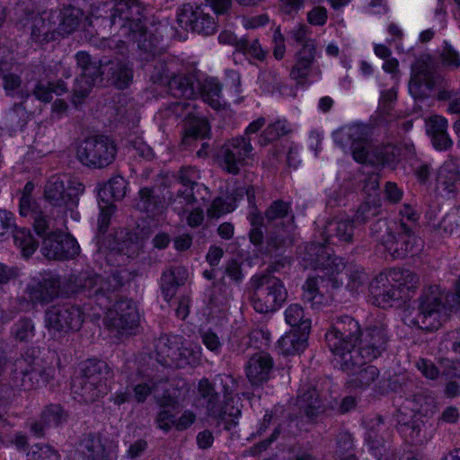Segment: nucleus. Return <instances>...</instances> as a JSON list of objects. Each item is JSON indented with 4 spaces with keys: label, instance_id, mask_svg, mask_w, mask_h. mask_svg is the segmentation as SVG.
Returning a JSON list of instances; mask_svg holds the SVG:
<instances>
[{
    "label": "nucleus",
    "instance_id": "obj_1",
    "mask_svg": "<svg viewBox=\"0 0 460 460\" xmlns=\"http://www.w3.org/2000/svg\"><path fill=\"white\" fill-rule=\"evenodd\" d=\"M143 11L138 0H116L111 9V24L119 28V37L124 40L112 41L117 43L120 53H123L127 43H136L141 52L140 58L153 62L151 66L145 65L146 70L151 72V80L164 84L173 75L176 63L172 58L155 56L159 38L143 24Z\"/></svg>",
    "mask_w": 460,
    "mask_h": 460
},
{
    "label": "nucleus",
    "instance_id": "obj_2",
    "mask_svg": "<svg viewBox=\"0 0 460 460\" xmlns=\"http://www.w3.org/2000/svg\"><path fill=\"white\" fill-rule=\"evenodd\" d=\"M418 314L405 316L407 325L431 332L439 329L460 306V289L447 292L438 285L424 287L418 298Z\"/></svg>",
    "mask_w": 460,
    "mask_h": 460
},
{
    "label": "nucleus",
    "instance_id": "obj_3",
    "mask_svg": "<svg viewBox=\"0 0 460 460\" xmlns=\"http://www.w3.org/2000/svg\"><path fill=\"white\" fill-rule=\"evenodd\" d=\"M334 141L341 147L350 145L353 159L360 164H390L400 155V149L394 145H374L368 142L364 128L359 126L337 131Z\"/></svg>",
    "mask_w": 460,
    "mask_h": 460
},
{
    "label": "nucleus",
    "instance_id": "obj_4",
    "mask_svg": "<svg viewBox=\"0 0 460 460\" xmlns=\"http://www.w3.org/2000/svg\"><path fill=\"white\" fill-rule=\"evenodd\" d=\"M401 219L395 225V228L388 230L384 221L378 220L371 226V232L375 234L383 227L386 229V234L380 239L382 244L394 259L404 258L408 253L416 252L414 249L420 241L415 235L420 214L410 205H403L400 210Z\"/></svg>",
    "mask_w": 460,
    "mask_h": 460
},
{
    "label": "nucleus",
    "instance_id": "obj_5",
    "mask_svg": "<svg viewBox=\"0 0 460 460\" xmlns=\"http://www.w3.org/2000/svg\"><path fill=\"white\" fill-rule=\"evenodd\" d=\"M111 376L109 365L95 358L84 361L79 375L72 380L74 398L85 403L93 402L108 394L107 380Z\"/></svg>",
    "mask_w": 460,
    "mask_h": 460
},
{
    "label": "nucleus",
    "instance_id": "obj_6",
    "mask_svg": "<svg viewBox=\"0 0 460 460\" xmlns=\"http://www.w3.org/2000/svg\"><path fill=\"white\" fill-rule=\"evenodd\" d=\"M358 321L349 315L337 317L325 333V341L336 367L343 370L350 365L354 341L361 332Z\"/></svg>",
    "mask_w": 460,
    "mask_h": 460
},
{
    "label": "nucleus",
    "instance_id": "obj_7",
    "mask_svg": "<svg viewBox=\"0 0 460 460\" xmlns=\"http://www.w3.org/2000/svg\"><path fill=\"white\" fill-rule=\"evenodd\" d=\"M390 337L387 324L382 321H376L362 329L358 337V346L353 348L351 360L348 368L342 371H352L356 367L367 364L383 355L387 349Z\"/></svg>",
    "mask_w": 460,
    "mask_h": 460
},
{
    "label": "nucleus",
    "instance_id": "obj_8",
    "mask_svg": "<svg viewBox=\"0 0 460 460\" xmlns=\"http://www.w3.org/2000/svg\"><path fill=\"white\" fill-rule=\"evenodd\" d=\"M251 303L253 309L261 314L279 309L288 298V290L279 278L270 274L253 276Z\"/></svg>",
    "mask_w": 460,
    "mask_h": 460
},
{
    "label": "nucleus",
    "instance_id": "obj_9",
    "mask_svg": "<svg viewBox=\"0 0 460 460\" xmlns=\"http://www.w3.org/2000/svg\"><path fill=\"white\" fill-rule=\"evenodd\" d=\"M54 376V367L45 366L39 358L27 356L15 361L11 383L14 389L31 391L45 386Z\"/></svg>",
    "mask_w": 460,
    "mask_h": 460
},
{
    "label": "nucleus",
    "instance_id": "obj_10",
    "mask_svg": "<svg viewBox=\"0 0 460 460\" xmlns=\"http://www.w3.org/2000/svg\"><path fill=\"white\" fill-rule=\"evenodd\" d=\"M84 185L77 178L59 174L51 176L44 186V199L53 207L72 209L78 205Z\"/></svg>",
    "mask_w": 460,
    "mask_h": 460
},
{
    "label": "nucleus",
    "instance_id": "obj_11",
    "mask_svg": "<svg viewBox=\"0 0 460 460\" xmlns=\"http://www.w3.org/2000/svg\"><path fill=\"white\" fill-rule=\"evenodd\" d=\"M117 155L115 143L106 136L96 135L84 139L77 147L78 160L85 166L104 168L111 164Z\"/></svg>",
    "mask_w": 460,
    "mask_h": 460
},
{
    "label": "nucleus",
    "instance_id": "obj_12",
    "mask_svg": "<svg viewBox=\"0 0 460 460\" xmlns=\"http://www.w3.org/2000/svg\"><path fill=\"white\" fill-rule=\"evenodd\" d=\"M178 178L186 189L178 190L176 197L171 199V205L172 209L181 216L188 212V207L194 205L199 199L206 201L209 197V191L204 184L196 181L199 174L194 167H182Z\"/></svg>",
    "mask_w": 460,
    "mask_h": 460
},
{
    "label": "nucleus",
    "instance_id": "obj_13",
    "mask_svg": "<svg viewBox=\"0 0 460 460\" xmlns=\"http://www.w3.org/2000/svg\"><path fill=\"white\" fill-rule=\"evenodd\" d=\"M265 218L269 225L279 228L271 232L267 237V244L272 249H279L294 231V216L291 205L282 199L273 201L265 211Z\"/></svg>",
    "mask_w": 460,
    "mask_h": 460
},
{
    "label": "nucleus",
    "instance_id": "obj_14",
    "mask_svg": "<svg viewBox=\"0 0 460 460\" xmlns=\"http://www.w3.org/2000/svg\"><path fill=\"white\" fill-rule=\"evenodd\" d=\"M253 147L251 138L237 137L229 139L220 148L217 158L221 168L226 172L236 175L248 164L252 156Z\"/></svg>",
    "mask_w": 460,
    "mask_h": 460
},
{
    "label": "nucleus",
    "instance_id": "obj_15",
    "mask_svg": "<svg viewBox=\"0 0 460 460\" xmlns=\"http://www.w3.org/2000/svg\"><path fill=\"white\" fill-rule=\"evenodd\" d=\"M83 308L75 304L54 305L45 313V324L49 330L57 332H77L84 322Z\"/></svg>",
    "mask_w": 460,
    "mask_h": 460
},
{
    "label": "nucleus",
    "instance_id": "obj_16",
    "mask_svg": "<svg viewBox=\"0 0 460 460\" xmlns=\"http://www.w3.org/2000/svg\"><path fill=\"white\" fill-rule=\"evenodd\" d=\"M75 284L77 291L85 292L88 296H95L100 305H104L105 301L111 299L108 294L120 288L123 279L118 271L107 279L97 274L84 272L75 277Z\"/></svg>",
    "mask_w": 460,
    "mask_h": 460
},
{
    "label": "nucleus",
    "instance_id": "obj_17",
    "mask_svg": "<svg viewBox=\"0 0 460 460\" xmlns=\"http://www.w3.org/2000/svg\"><path fill=\"white\" fill-rule=\"evenodd\" d=\"M139 315L135 304L128 299L117 301L106 314V324L109 329L121 335H129L137 328Z\"/></svg>",
    "mask_w": 460,
    "mask_h": 460
},
{
    "label": "nucleus",
    "instance_id": "obj_18",
    "mask_svg": "<svg viewBox=\"0 0 460 460\" xmlns=\"http://www.w3.org/2000/svg\"><path fill=\"white\" fill-rule=\"evenodd\" d=\"M198 401L206 409L207 415L213 419L225 420L226 417H237L239 409L232 408L229 411L219 400V392L217 391L215 382L207 377L201 378L197 386Z\"/></svg>",
    "mask_w": 460,
    "mask_h": 460
},
{
    "label": "nucleus",
    "instance_id": "obj_19",
    "mask_svg": "<svg viewBox=\"0 0 460 460\" xmlns=\"http://www.w3.org/2000/svg\"><path fill=\"white\" fill-rule=\"evenodd\" d=\"M303 260L306 267L322 270L329 277L338 275L346 269L343 259L331 255L327 248L320 243L307 244Z\"/></svg>",
    "mask_w": 460,
    "mask_h": 460
},
{
    "label": "nucleus",
    "instance_id": "obj_20",
    "mask_svg": "<svg viewBox=\"0 0 460 460\" xmlns=\"http://www.w3.org/2000/svg\"><path fill=\"white\" fill-rule=\"evenodd\" d=\"M41 252L48 259L70 260L79 254L80 246L72 235L58 230L43 238Z\"/></svg>",
    "mask_w": 460,
    "mask_h": 460
},
{
    "label": "nucleus",
    "instance_id": "obj_21",
    "mask_svg": "<svg viewBox=\"0 0 460 460\" xmlns=\"http://www.w3.org/2000/svg\"><path fill=\"white\" fill-rule=\"evenodd\" d=\"M296 61L293 65L289 76L297 84H306L310 78L317 80L321 78L322 71L316 61V45L309 42L305 48H301L295 55Z\"/></svg>",
    "mask_w": 460,
    "mask_h": 460
},
{
    "label": "nucleus",
    "instance_id": "obj_22",
    "mask_svg": "<svg viewBox=\"0 0 460 460\" xmlns=\"http://www.w3.org/2000/svg\"><path fill=\"white\" fill-rule=\"evenodd\" d=\"M77 66L81 69L80 75L75 79L73 89L74 102L76 99L86 97L93 85H95L102 72L96 62H93L88 53L80 51L75 55Z\"/></svg>",
    "mask_w": 460,
    "mask_h": 460
},
{
    "label": "nucleus",
    "instance_id": "obj_23",
    "mask_svg": "<svg viewBox=\"0 0 460 460\" xmlns=\"http://www.w3.org/2000/svg\"><path fill=\"white\" fill-rule=\"evenodd\" d=\"M57 12L44 11L41 13H30L24 22V27L31 31V38L39 43H47L55 40L58 33Z\"/></svg>",
    "mask_w": 460,
    "mask_h": 460
},
{
    "label": "nucleus",
    "instance_id": "obj_24",
    "mask_svg": "<svg viewBox=\"0 0 460 460\" xmlns=\"http://www.w3.org/2000/svg\"><path fill=\"white\" fill-rule=\"evenodd\" d=\"M436 190L442 197L448 199L460 193V157L449 155L438 168Z\"/></svg>",
    "mask_w": 460,
    "mask_h": 460
},
{
    "label": "nucleus",
    "instance_id": "obj_25",
    "mask_svg": "<svg viewBox=\"0 0 460 460\" xmlns=\"http://www.w3.org/2000/svg\"><path fill=\"white\" fill-rule=\"evenodd\" d=\"M438 82V76L424 61H417L412 67L409 92L414 99L429 97Z\"/></svg>",
    "mask_w": 460,
    "mask_h": 460
},
{
    "label": "nucleus",
    "instance_id": "obj_26",
    "mask_svg": "<svg viewBox=\"0 0 460 460\" xmlns=\"http://www.w3.org/2000/svg\"><path fill=\"white\" fill-rule=\"evenodd\" d=\"M397 429L404 439L411 444H422L428 441L423 427L424 422L420 416L413 411H408V407L402 405L398 410Z\"/></svg>",
    "mask_w": 460,
    "mask_h": 460
},
{
    "label": "nucleus",
    "instance_id": "obj_27",
    "mask_svg": "<svg viewBox=\"0 0 460 460\" xmlns=\"http://www.w3.org/2000/svg\"><path fill=\"white\" fill-rule=\"evenodd\" d=\"M118 445L100 434H87L82 438L78 451L88 460H111L116 456Z\"/></svg>",
    "mask_w": 460,
    "mask_h": 460
},
{
    "label": "nucleus",
    "instance_id": "obj_28",
    "mask_svg": "<svg viewBox=\"0 0 460 460\" xmlns=\"http://www.w3.org/2000/svg\"><path fill=\"white\" fill-rule=\"evenodd\" d=\"M177 21L181 27L205 35L216 31V22L212 16L205 13L200 7L195 9L190 4L184 5L178 13Z\"/></svg>",
    "mask_w": 460,
    "mask_h": 460
},
{
    "label": "nucleus",
    "instance_id": "obj_29",
    "mask_svg": "<svg viewBox=\"0 0 460 460\" xmlns=\"http://www.w3.org/2000/svg\"><path fill=\"white\" fill-rule=\"evenodd\" d=\"M369 295L373 305L386 308L401 298L400 292L390 281L385 271L379 273L369 284Z\"/></svg>",
    "mask_w": 460,
    "mask_h": 460
},
{
    "label": "nucleus",
    "instance_id": "obj_30",
    "mask_svg": "<svg viewBox=\"0 0 460 460\" xmlns=\"http://www.w3.org/2000/svg\"><path fill=\"white\" fill-rule=\"evenodd\" d=\"M302 289V299L310 305L312 309L319 310L332 301V295L328 291V280L324 277L308 278Z\"/></svg>",
    "mask_w": 460,
    "mask_h": 460
},
{
    "label": "nucleus",
    "instance_id": "obj_31",
    "mask_svg": "<svg viewBox=\"0 0 460 460\" xmlns=\"http://www.w3.org/2000/svg\"><path fill=\"white\" fill-rule=\"evenodd\" d=\"M193 109V103L189 101L175 103V110L185 111L184 116L187 118L183 128L184 141H187L188 138H205L210 130L208 120L196 116L192 111Z\"/></svg>",
    "mask_w": 460,
    "mask_h": 460
},
{
    "label": "nucleus",
    "instance_id": "obj_32",
    "mask_svg": "<svg viewBox=\"0 0 460 460\" xmlns=\"http://www.w3.org/2000/svg\"><path fill=\"white\" fill-rule=\"evenodd\" d=\"M324 244L351 243L354 235V222L349 218H335L324 226L322 233Z\"/></svg>",
    "mask_w": 460,
    "mask_h": 460
},
{
    "label": "nucleus",
    "instance_id": "obj_33",
    "mask_svg": "<svg viewBox=\"0 0 460 460\" xmlns=\"http://www.w3.org/2000/svg\"><path fill=\"white\" fill-rule=\"evenodd\" d=\"M272 357L264 351L250 358L246 366V376L252 385H260L270 379L273 368Z\"/></svg>",
    "mask_w": 460,
    "mask_h": 460
},
{
    "label": "nucleus",
    "instance_id": "obj_34",
    "mask_svg": "<svg viewBox=\"0 0 460 460\" xmlns=\"http://www.w3.org/2000/svg\"><path fill=\"white\" fill-rule=\"evenodd\" d=\"M367 429L366 441L373 455L376 457L381 454V448L388 437L389 427L385 423L382 416L375 415L365 420Z\"/></svg>",
    "mask_w": 460,
    "mask_h": 460
},
{
    "label": "nucleus",
    "instance_id": "obj_35",
    "mask_svg": "<svg viewBox=\"0 0 460 460\" xmlns=\"http://www.w3.org/2000/svg\"><path fill=\"white\" fill-rule=\"evenodd\" d=\"M27 294L32 303L47 304L58 297L60 281L58 278H44L27 286Z\"/></svg>",
    "mask_w": 460,
    "mask_h": 460
},
{
    "label": "nucleus",
    "instance_id": "obj_36",
    "mask_svg": "<svg viewBox=\"0 0 460 460\" xmlns=\"http://www.w3.org/2000/svg\"><path fill=\"white\" fill-rule=\"evenodd\" d=\"M187 276V270L182 266H171L162 273L160 288L164 300L170 301L175 296L179 287L184 284Z\"/></svg>",
    "mask_w": 460,
    "mask_h": 460
},
{
    "label": "nucleus",
    "instance_id": "obj_37",
    "mask_svg": "<svg viewBox=\"0 0 460 460\" xmlns=\"http://www.w3.org/2000/svg\"><path fill=\"white\" fill-rule=\"evenodd\" d=\"M296 403L310 419L316 417L323 409L318 391L310 385H305L299 389Z\"/></svg>",
    "mask_w": 460,
    "mask_h": 460
},
{
    "label": "nucleus",
    "instance_id": "obj_38",
    "mask_svg": "<svg viewBox=\"0 0 460 460\" xmlns=\"http://www.w3.org/2000/svg\"><path fill=\"white\" fill-rule=\"evenodd\" d=\"M349 374L347 385L350 389L366 390L378 378L379 369L373 365H362L352 371H345Z\"/></svg>",
    "mask_w": 460,
    "mask_h": 460
},
{
    "label": "nucleus",
    "instance_id": "obj_39",
    "mask_svg": "<svg viewBox=\"0 0 460 460\" xmlns=\"http://www.w3.org/2000/svg\"><path fill=\"white\" fill-rule=\"evenodd\" d=\"M182 343L181 335H162L155 342L158 361L164 365H172Z\"/></svg>",
    "mask_w": 460,
    "mask_h": 460
},
{
    "label": "nucleus",
    "instance_id": "obj_40",
    "mask_svg": "<svg viewBox=\"0 0 460 460\" xmlns=\"http://www.w3.org/2000/svg\"><path fill=\"white\" fill-rule=\"evenodd\" d=\"M170 93L176 98H185L190 100L198 93V85L192 76L174 74L167 81Z\"/></svg>",
    "mask_w": 460,
    "mask_h": 460
},
{
    "label": "nucleus",
    "instance_id": "obj_41",
    "mask_svg": "<svg viewBox=\"0 0 460 460\" xmlns=\"http://www.w3.org/2000/svg\"><path fill=\"white\" fill-rule=\"evenodd\" d=\"M177 354L172 363L177 367L181 368L186 366L195 367L201 362L202 349L198 343L186 341L182 337V343Z\"/></svg>",
    "mask_w": 460,
    "mask_h": 460
},
{
    "label": "nucleus",
    "instance_id": "obj_42",
    "mask_svg": "<svg viewBox=\"0 0 460 460\" xmlns=\"http://www.w3.org/2000/svg\"><path fill=\"white\" fill-rule=\"evenodd\" d=\"M58 21L57 25L58 34H70L74 32L79 26L84 13L81 9L74 6L64 7L59 13H57Z\"/></svg>",
    "mask_w": 460,
    "mask_h": 460
},
{
    "label": "nucleus",
    "instance_id": "obj_43",
    "mask_svg": "<svg viewBox=\"0 0 460 460\" xmlns=\"http://www.w3.org/2000/svg\"><path fill=\"white\" fill-rule=\"evenodd\" d=\"M109 81L118 89H125L128 87L133 79L132 66L125 61H112L108 65Z\"/></svg>",
    "mask_w": 460,
    "mask_h": 460
},
{
    "label": "nucleus",
    "instance_id": "obj_44",
    "mask_svg": "<svg viewBox=\"0 0 460 460\" xmlns=\"http://www.w3.org/2000/svg\"><path fill=\"white\" fill-rule=\"evenodd\" d=\"M390 281L394 288L401 293L402 288L407 290H414L418 288L420 279L419 276L407 269L393 268L385 270Z\"/></svg>",
    "mask_w": 460,
    "mask_h": 460
},
{
    "label": "nucleus",
    "instance_id": "obj_45",
    "mask_svg": "<svg viewBox=\"0 0 460 460\" xmlns=\"http://www.w3.org/2000/svg\"><path fill=\"white\" fill-rule=\"evenodd\" d=\"M36 335L35 323L30 317H21L10 329V337L20 344H28Z\"/></svg>",
    "mask_w": 460,
    "mask_h": 460
},
{
    "label": "nucleus",
    "instance_id": "obj_46",
    "mask_svg": "<svg viewBox=\"0 0 460 460\" xmlns=\"http://www.w3.org/2000/svg\"><path fill=\"white\" fill-rule=\"evenodd\" d=\"M200 95L205 102L218 110L223 106L222 85L217 78H207L200 84Z\"/></svg>",
    "mask_w": 460,
    "mask_h": 460
},
{
    "label": "nucleus",
    "instance_id": "obj_47",
    "mask_svg": "<svg viewBox=\"0 0 460 460\" xmlns=\"http://www.w3.org/2000/svg\"><path fill=\"white\" fill-rule=\"evenodd\" d=\"M292 130L287 119H277L270 123L259 137V145L264 146L280 137L288 135Z\"/></svg>",
    "mask_w": 460,
    "mask_h": 460
},
{
    "label": "nucleus",
    "instance_id": "obj_48",
    "mask_svg": "<svg viewBox=\"0 0 460 460\" xmlns=\"http://www.w3.org/2000/svg\"><path fill=\"white\" fill-rule=\"evenodd\" d=\"M306 345V339L304 335L296 332H288L278 341L279 349L283 355H292L303 351Z\"/></svg>",
    "mask_w": 460,
    "mask_h": 460
},
{
    "label": "nucleus",
    "instance_id": "obj_49",
    "mask_svg": "<svg viewBox=\"0 0 460 460\" xmlns=\"http://www.w3.org/2000/svg\"><path fill=\"white\" fill-rule=\"evenodd\" d=\"M285 320L290 326L299 327L303 333L311 329V320L305 317L304 308L299 304H291L286 308Z\"/></svg>",
    "mask_w": 460,
    "mask_h": 460
},
{
    "label": "nucleus",
    "instance_id": "obj_50",
    "mask_svg": "<svg viewBox=\"0 0 460 460\" xmlns=\"http://www.w3.org/2000/svg\"><path fill=\"white\" fill-rule=\"evenodd\" d=\"M161 201L154 194L153 189L146 187L139 190L138 198L135 203L137 209L146 213H155L159 211Z\"/></svg>",
    "mask_w": 460,
    "mask_h": 460
},
{
    "label": "nucleus",
    "instance_id": "obj_51",
    "mask_svg": "<svg viewBox=\"0 0 460 460\" xmlns=\"http://www.w3.org/2000/svg\"><path fill=\"white\" fill-rule=\"evenodd\" d=\"M66 90L67 87L66 84L63 81L58 80L57 82L48 84H37L33 90V94L38 100L49 102L52 100L53 93L60 95L63 93H66Z\"/></svg>",
    "mask_w": 460,
    "mask_h": 460
},
{
    "label": "nucleus",
    "instance_id": "obj_52",
    "mask_svg": "<svg viewBox=\"0 0 460 460\" xmlns=\"http://www.w3.org/2000/svg\"><path fill=\"white\" fill-rule=\"evenodd\" d=\"M13 241L22 251L24 257H30L37 249L38 242L32 236L31 231L26 228L16 229L13 233Z\"/></svg>",
    "mask_w": 460,
    "mask_h": 460
},
{
    "label": "nucleus",
    "instance_id": "obj_53",
    "mask_svg": "<svg viewBox=\"0 0 460 460\" xmlns=\"http://www.w3.org/2000/svg\"><path fill=\"white\" fill-rule=\"evenodd\" d=\"M381 211V202L377 198H369L359 205L355 214V221L365 224L373 217L378 216Z\"/></svg>",
    "mask_w": 460,
    "mask_h": 460
},
{
    "label": "nucleus",
    "instance_id": "obj_54",
    "mask_svg": "<svg viewBox=\"0 0 460 460\" xmlns=\"http://www.w3.org/2000/svg\"><path fill=\"white\" fill-rule=\"evenodd\" d=\"M7 66L8 64L6 62L0 63V75L3 77V87L7 95L18 96L22 93V79L18 75L6 73Z\"/></svg>",
    "mask_w": 460,
    "mask_h": 460
},
{
    "label": "nucleus",
    "instance_id": "obj_55",
    "mask_svg": "<svg viewBox=\"0 0 460 460\" xmlns=\"http://www.w3.org/2000/svg\"><path fill=\"white\" fill-rule=\"evenodd\" d=\"M110 195L114 200H120L126 195V181L120 176L111 178L99 191V196L104 198Z\"/></svg>",
    "mask_w": 460,
    "mask_h": 460
},
{
    "label": "nucleus",
    "instance_id": "obj_56",
    "mask_svg": "<svg viewBox=\"0 0 460 460\" xmlns=\"http://www.w3.org/2000/svg\"><path fill=\"white\" fill-rule=\"evenodd\" d=\"M158 382L154 378H143L137 384L130 385L132 399L138 403H143L147 397L156 389Z\"/></svg>",
    "mask_w": 460,
    "mask_h": 460
},
{
    "label": "nucleus",
    "instance_id": "obj_57",
    "mask_svg": "<svg viewBox=\"0 0 460 460\" xmlns=\"http://www.w3.org/2000/svg\"><path fill=\"white\" fill-rule=\"evenodd\" d=\"M66 419V414L59 404L47 405L41 412V420L48 427H57Z\"/></svg>",
    "mask_w": 460,
    "mask_h": 460
},
{
    "label": "nucleus",
    "instance_id": "obj_58",
    "mask_svg": "<svg viewBox=\"0 0 460 460\" xmlns=\"http://www.w3.org/2000/svg\"><path fill=\"white\" fill-rule=\"evenodd\" d=\"M237 51L259 61H262L266 56V52L262 49L258 39L241 38Z\"/></svg>",
    "mask_w": 460,
    "mask_h": 460
},
{
    "label": "nucleus",
    "instance_id": "obj_59",
    "mask_svg": "<svg viewBox=\"0 0 460 460\" xmlns=\"http://www.w3.org/2000/svg\"><path fill=\"white\" fill-rule=\"evenodd\" d=\"M214 382L217 386V391L219 390V393H222L224 395V402L227 404L230 400H232V394L237 389V383L235 379L226 374H219L215 376ZM226 407V405H225Z\"/></svg>",
    "mask_w": 460,
    "mask_h": 460
},
{
    "label": "nucleus",
    "instance_id": "obj_60",
    "mask_svg": "<svg viewBox=\"0 0 460 460\" xmlns=\"http://www.w3.org/2000/svg\"><path fill=\"white\" fill-rule=\"evenodd\" d=\"M31 219L33 220V227L35 232L42 238L47 236L51 232L58 231L54 230V219L43 211L36 214V216H34V217Z\"/></svg>",
    "mask_w": 460,
    "mask_h": 460
},
{
    "label": "nucleus",
    "instance_id": "obj_61",
    "mask_svg": "<svg viewBox=\"0 0 460 460\" xmlns=\"http://www.w3.org/2000/svg\"><path fill=\"white\" fill-rule=\"evenodd\" d=\"M439 59L443 66L455 70L460 66L459 53L447 41L444 42L443 49L439 54Z\"/></svg>",
    "mask_w": 460,
    "mask_h": 460
},
{
    "label": "nucleus",
    "instance_id": "obj_62",
    "mask_svg": "<svg viewBox=\"0 0 460 460\" xmlns=\"http://www.w3.org/2000/svg\"><path fill=\"white\" fill-rule=\"evenodd\" d=\"M234 209V206L226 199L217 197L208 208V216L209 217H219L224 214L229 213Z\"/></svg>",
    "mask_w": 460,
    "mask_h": 460
},
{
    "label": "nucleus",
    "instance_id": "obj_63",
    "mask_svg": "<svg viewBox=\"0 0 460 460\" xmlns=\"http://www.w3.org/2000/svg\"><path fill=\"white\" fill-rule=\"evenodd\" d=\"M309 29L306 25L297 24L293 27L289 32V37L297 44L301 45V48H305L306 44L312 43L313 45H316L315 41L308 37Z\"/></svg>",
    "mask_w": 460,
    "mask_h": 460
},
{
    "label": "nucleus",
    "instance_id": "obj_64",
    "mask_svg": "<svg viewBox=\"0 0 460 460\" xmlns=\"http://www.w3.org/2000/svg\"><path fill=\"white\" fill-rule=\"evenodd\" d=\"M36 449H33L28 454L27 460H59L58 453L49 446H36Z\"/></svg>",
    "mask_w": 460,
    "mask_h": 460
}]
</instances>
